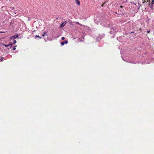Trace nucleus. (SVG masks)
<instances>
[{
	"label": "nucleus",
	"instance_id": "obj_11",
	"mask_svg": "<svg viewBox=\"0 0 154 154\" xmlns=\"http://www.w3.org/2000/svg\"><path fill=\"white\" fill-rule=\"evenodd\" d=\"M153 5H152V4L151 3V6H150V7L152 9H153Z\"/></svg>",
	"mask_w": 154,
	"mask_h": 154
},
{
	"label": "nucleus",
	"instance_id": "obj_17",
	"mask_svg": "<svg viewBox=\"0 0 154 154\" xmlns=\"http://www.w3.org/2000/svg\"><path fill=\"white\" fill-rule=\"evenodd\" d=\"M76 23L78 24H79V25H81V24H80V23H79V22H76Z\"/></svg>",
	"mask_w": 154,
	"mask_h": 154
},
{
	"label": "nucleus",
	"instance_id": "obj_2",
	"mask_svg": "<svg viewBox=\"0 0 154 154\" xmlns=\"http://www.w3.org/2000/svg\"><path fill=\"white\" fill-rule=\"evenodd\" d=\"M137 1V0H131L130 2L132 3L133 4L136 5V4L135 2Z\"/></svg>",
	"mask_w": 154,
	"mask_h": 154
},
{
	"label": "nucleus",
	"instance_id": "obj_5",
	"mask_svg": "<svg viewBox=\"0 0 154 154\" xmlns=\"http://www.w3.org/2000/svg\"><path fill=\"white\" fill-rule=\"evenodd\" d=\"M45 34H46V35H47V33L45 32H44L43 33V34H42V36L44 37L45 36Z\"/></svg>",
	"mask_w": 154,
	"mask_h": 154
},
{
	"label": "nucleus",
	"instance_id": "obj_7",
	"mask_svg": "<svg viewBox=\"0 0 154 154\" xmlns=\"http://www.w3.org/2000/svg\"><path fill=\"white\" fill-rule=\"evenodd\" d=\"M61 44L62 45H63L65 44V42H62Z\"/></svg>",
	"mask_w": 154,
	"mask_h": 154
},
{
	"label": "nucleus",
	"instance_id": "obj_15",
	"mask_svg": "<svg viewBox=\"0 0 154 154\" xmlns=\"http://www.w3.org/2000/svg\"><path fill=\"white\" fill-rule=\"evenodd\" d=\"M61 39L62 40H64L65 39V37H62V38H61Z\"/></svg>",
	"mask_w": 154,
	"mask_h": 154
},
{
	"label": "nucleus",
	"instance_id": "obj_9",
	"mask_svg": "<svg viewBox=\"0 0 154 154\" xmlns=\"http://www.w3.org/2000/svg\"><path fill=\"white\" fill-rule=\"evenodd\" d=\"M35 36L39 38H42L41 37H40L38 35H35Z\"/></svg>",
	"mask_w": 154,
	"mask_h": 154
},
{
	"label": "nucleus",
	"instance_id": "obj_13",
	"mask_svg": "<svg viewBox=\"0 0 154 154\" xmlns=\"http://www.w3.org/2000/svg\"><path fill=\"white\" fill-rule=\"evenodd\" d=\"M16 46H14V48H13V49H12L13 51H14L15 50V49H16V48H16Z\"/></svg>",
	"mask_w": 154,
	"mask_h": 154
},
{
	"label": "nucleus",
	"instance_id": "obj_6",
	"mask_svg": "<svg viewBox=\"0 0 154 154\" xmlns=\"http://www.w3.org/2000/svg\"><path fill=\"white\" fill-rule=\"evenodd\" d=\"M16 38V36L15 35H14L11 38H10V39H15Z\"/></svg>",
	"mask_w": 154,
	"mask_h": 154
},
{
	"label": "nucleus",
	"instance_id": "obj_20",
	"mask_svg": "<svg viewBox=\"0 0 154 154\" xmlns=\"http://www.w3.org/2000/svg\"><path fill=\"white\" fill-rule=\"evenodd\" d=\"M120 7V8H123V6H121Z\"/></svg>",
	"mask_w": 154,
	"mask_h": 154
},
{
	"label": "nucleus",
	"instance_id": "obj_1",
	"mask_svg": "<svg viewBox=\"0 0 154 154\" xmlns=\"http://www.w3.org/2000/svg\"><path fill=\"white\" fill-rule=\"evenodd\" d=\"M2 45L5 46L6 47H9V48H11L12 46V42H10L9 43L8 45H5L4 44H2Z\"/></svg>",
	"mask_w": 154,
	"mask_h": 154
},
{
	"label": "nucleus",
	"instance_id": "obj_10",
	"mask_svg": "<svg viewBox=\"0 0 154 154\" xmlns=\"http://www.w3.org/2000/svg\"><path fill=\"white\" fill-rule=\"evenodd\" d=\"M3 57H1L0 59V61H3Z\"/></svg>",
	"mask_w": 154,
	"mask_h": 154
},
{
	"label": "nucleus",
	"instance_id": "obj_8",
	"mask_svg": "<svg viewBox=\"0 0 154 154\" xmlns=\"http://www.w3.org/2000/svg\"><path fill=\"white\" fill-rule=\"evenodd\" d=\"M16 42H17L16 40H14L12 43V45L13 44H15L16 43Z\"/></svg>",
	"mask_w": 154,
	"mask_h": 154
},
{
	"label": "nucleus",
	"instance_id": "obj_3",
	"mask_svg": "<svg viewBox=\"0 0 154 154\" xmlns=\"http://www.w3.org/2000/svg\"><path fill=\"white\" fill-rule=\"evenodd\" d=\"M66 21H65L61 25H60V26L61 27H63L66 24Z\"/></svg>",
	"mask_w": 154,
	"mask_h": 154
},
{
	"label": "nucleus",
	"instance_id": "obj_16",
	"mask_svg": "<svg viewBox=\"0 0 154 154\" xmlns=\"http://www.w3.org/2000/svg\"><path fill=\"white\" fill-rule=\"evenodd\" d=\"M68 42L67 41H65V42H64V43L67 44Z\"/></svg>",
	"mask_w": 154,
	"mask_h": 154
},
{
	"label": "nucleus",
	"instance_id": "obj_21",
	"mask_svg": "<svg viewBox=\"0 0 154 154\" xmlns=\"http://www.w3.org/2000/svg\"><path fill=\"white\" fill-rule=\"evenodd\" d=\"M103 6V4L102 5V6Z\"/></svg>",
	"mask_w": 154,
	"mask_h": 154
},
{
	"label": "nucleus",
	"instance_id": "obj_18",
	"mask_svg": "<svg viewBox=\"0 0 154 154\" xmlns=\"http://www.w3.org/2000/svg\"><path fill=\"white\" fill-rule=\"evenodd\" d=\"M18 34H17V35H16V37L17 38H18Z\"/></svg>",
	"mask_w": 154,
	"mask_h": 154
},
{
	"label": "nucleus",
	"instance_id": "obj_12",
	"mask_svg": "<svg viewBox=\"0 0 154 154\" xmlns=\"http://www.w3.org/2000/svg\"><path fill=\"white\" fill-rule=\"evenodd\" d=\"M146 2V1L145 0H144V1H143V4H144V5H145V2Z\"/></svg>",
	"mask_w": 154,
	"mask_h": 154
},
{
	"label": "nucleus",
	"instance_id": "obj_14",
	"mask_svg": "<svg viewBox=\"0 0 154 154\" xmlns=\"http://www.w3.org/2000/svg\"><path fill=\"white\" fill-rule=\"evenodd\" d=\"M154 2V0H152L151 3L152 4V5H153V2Z\"/></svg>",
	"mask_w": 154,
	"mask_h": 154
},
{
	"label": "nucleus",
	"instance_id": "obj_19",
	"mask_svg": "<svg viewBox=\"0 0 154 154\" xmlns=\"http://www.w3.org/2000/svg\"><path fill=\"white\" fill-rule=\"evenodd\" d=\"M149 32H150V31H148L147 32V33H149Z\"/></svg>",
	"mask_w": 154,
	"mask_h": 154
},
{
	"label": "nucleus",
	"instance_id": "obj_4",
	"mask_svg": "<svg viewBox=\"0 0 154 154\" xmlns=\"http://www.w3.org/2000/svg\"><path fill=\"white\" fill-rule=\"evenodd\" d=\"M76 4L78 5L79 6L80 5V2L79 0H75Z\"/></svg>",
	"mask_w": 154,
	"mask_h": 154
}]
</instances>
